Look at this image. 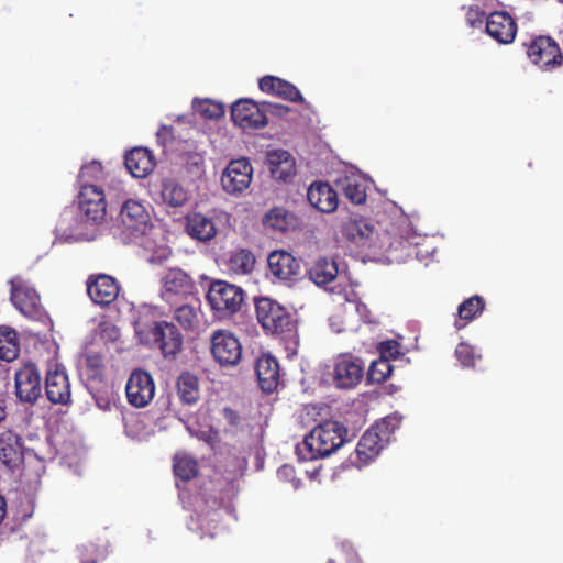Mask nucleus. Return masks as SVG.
I'll return each mask as SVG.
<instances>
[{
	"label": "nucleus",
	"mask_w": 563,
	"mask_h": 563,
	"mask_svg": "<svg viewBox=\"0 0 563 563\" xmlns=\"http://www.w3.org/2000/svg\"><path fill=\"white\" fill-rule=\"evenodd\" d=\"M223 416L231 426H238L240 422L239 413L231 408H224Z\"/></svg>",
	"instance_id": "nucleus-48"
},
{
	"label": "nucleus",
	"mask_w": 563,
	"mask_h": 563,
	"mask_svg": "<svg viewBox=\"0 0 563 563\" xmlns=\"http://www.w3.org/2000/svg\"><path fill=\"white\" fill-rule=\"evenodd\" d=\"M87 294L99 306H109L119 296L120 286L117 279L107 274H92L87 279Z\"/></svg>",
	"instance_id": "nucleus-18"
},
{
	"label": "nucleus",
	"mask_w": 563,
	"mask_h": 563,
	"mask_svg": "<svg viewBox=\"0 0 563 563\" xmlns=\"http://www.w3.org/2000/svg\"><path fill=\"white\" fill-rule=\"evenodd\" d=\"M344 197L354 205H363L367 199V185L357 174L345 175L336 181Z\"/></svg>",
	"instance_id": "nucleus-30"
},
{
	"label": "nucleus",
	"mask_w": 563,
	"mask_h": 563,
	"mask_svg": "<svg viewBox=\"0 0 563 563\" xmlns=\"http://www.w3.org/2000/svg\"><path fill=\"white\" fill-rule=\"evenodd\" d=\"M255 372L261 389L271 394L275 391L279 385L280 373L278 361L271 354L261 355L255 365Z\"/></svg>",
	"instance_id": "nucleus-23"
},
{
	"label": "nucleus",
	"mask_w": 563,
	"mask_h": 563,
	"mask_svg": "<svg viewBox=\"0 0 563 563\" xmlns=\"http://www.w3.org/2000/svg\"><path fill=\"white\" fill-rule=\"evenodd\" d=\"M347 429L334 420H327L316 426L302 442L296 446V453L301 461H313L334 453L346 441Z\"/></svg>",
	"instance_id": "nucleus-1"
},
{
	"label": "nucleus",
	"mask_w": 563,
	"mask_h": 563,
	"mask_svg": "<svg viewBox=\"0 0 563 563\" xmlns=\"http://www.w3.org/2000/svg\"><path fill=\"white\" fill-rule=\"evenodd\" d=\"M10 285V300L15 309L26 318L41 319L44 316V308L35 288L21 276L13 277Z\"/></svg>",
	"instance_id": "nucleus-7"
},
{
	"label": "nucleus",
	"mask_w": 563,
	"mask_h": 563,
	"mask_svg": "<svg viewBox=\"0 0 563 563\" xmlns=\"http://www.w3.org/2000/svg\"><path fill=\"white\" fill-rule=\"evenodd\" d=\"M194 109L203 119L208 120H218L224 114L223 106L209 99L194 102Z\"/></svg>",
	"instance_id": "nucleus-40"
},
{
	"label": "nucleus",
	"mask_w": 563,
	"mask_h": 563,
	"mask_svg": "<svg viewBox=\"0 0 563 563\" xmlns=\"http://www.w3.org/2000/svg\"><path fill=\"white\" fill-rule=\"evenodd\" d=\"M267 263L271 274L280 280L292 282L300 275V262L289 252L274 251Z\"/></svg>",
	"instance_id": "nucleus-21"
},
{
	"label": "nucleus",
	"mask_w": 563,
	"mask_h": 563,
	"mask_svg": "<svg viewBox=\"0 0 563 563\" xmlns=\"http://www.w3.org/2000/svg\"><path fill=\"white\" fill-rule=\"evenodd\" d=\"M258 87L263 92L279 97L286 101L296 103L305 102V98L299 89L291 82L282 78L271 75L264 76L260 79Z\"/></svg>",
	"instance_id": "nucleus-25"
},
{
	"label": "nucleus",
	"mask_w": 563,
	"mask_h": 563,
	"mask_svg": "<svg viewBox=\"0 0 563 563\" xmlns=\"http://www.w3.org/2000/svg\"><path fill=\"white\" fill-rule=\"evenodd\" d=\"M135 332L143 344L158 349L165 357H174L183 349V335L172 322H137Z\"/></svg>",
	"instance_id": "nucleus-4"
},
{
	"label": "nucleus",
	"mask_w": 563,
	"mask_h": 563,
	"mask_svg": "<svg viewBox=\"0 0 563 563\" xmlns=\"http://www.w3.org/2000/svg\"><path fill=\"white\" fill-rule=\"evenodd\" d=\"M529 60L542 70L562 65L563 54L559 43L550 36H537L527 46Z\"/></svg>",
	"instance_id": "nucleus-10"
},
{
	"label": "nucleus",
	"mask_w": 563,
	"mask_h": 563,
	"mask_svg": "<svg viewBox=\"0 0 563 563\" xmlns=\"http://www.w3.org/2000/svg\"><path fill=\"white\" fill-rule=\"evenodd\" d=\"M78 207L86 221L92 224L101 223L107 214V201L103 189L85 183L78 194Z\"/></svg>",
	"instance_id": "nucleus-11"
},
{
	"label": "nucleus",
	"mask_w": 563,
	"mask_h": 563,
	"mask_svg": "<svg viewBox=\"0 0 563 563\" xmlns=\"http://www.w3.org/2000/svg\"><path fill=\"white\" fill-rule=\"evenodd\" d=\"M174 319L186 331H195L200 325L201 310L200 303L196 300L194 303H185L174 310Z\"/></svg>",
	"instance_id": "nucleus-33"
},
{
	"label": "nucleus",
	"mask_w": 563,
	"mask_h": 563,
	"mask_svg": "<svg viewBox=\"0 0 563 563\" xmlns=\"http://www.w3.org/2000/svg\"><path fill=\"white\" fill-rule=\"evenodd\" d=\"M15 395L20 401L34 405L42 395L41 376L34 364H25L14 374Z\"/></svg>",
	"instance_id": "nucleus-14"
},
{
	"label": "nucleus",
	"mask_w": 563,
	"mask_h": 563,
	"mask_svg": "<svg viewBox=\"0 0 563 563\" xmlns=\"http://www.w3.org/2000/svg\"><path fill=\"white\" fill-rule=\"evenodd\" d=\"M256 318L266 333L284 334L295 329L292 314L271 298H260L255 302Z\"/></svg>",
	"instance_id": "nucleus-5"
},
{
	"label": "nucleus",
	"mask_w": 563,
	"mask_h": 563,
	"mask_svg": "<svg viewBox=\"0 0 563 563\" xmlns=\"http://www.w3.org/2000/svg\"><path fill=\"white\" fill-rule=\"evenodd\" d=\"M455 355L463 367H474L476 363V355L473 346L467 343H460L455 349Z\"/></svg>",
	"instance_id": "nucleus-42"
},
{
	"label": "nucleus",
	"mask_w": 563,
	"mask_h": 563,
	"mask_svg": "<svg viewBox=\"0 0 563 563\" xmlns=\"http://www.w3.org/2000/svg\"><path fill=\"white\" fill-rule=\"evenodd\" d=\"M483 12H481L478 9H470L467 14H466V19H467V22L468 24L472 26V27H476L477 24L481 25L483 23V20H482V16H483Z\"/></svg>",
	"instance_id": "nucleus-47"
},
{
	"label": "nucleus",
	"mask_w": 563,
	"mask_h": 563,
	"mask_svg": "<svg viewBox=\"0 0 563 563\" xmlns=\"http://www.w3.org/2000/svg\"><path fill=\"white\" fill-rule=\"evenodd\" d=\"M309 203L320 212L331 213L336 210L339 205L338 194L325 181H313L307 190Z\"/></svg>",
	"instance_id": "nucleus-22"
},
{
	"label": "nucleus",
	"mask_w": 563,
	"mask_h": 563,
	"mask_svg": "<svg viewBox=\"0 0 563 563\" xmlns=\"http://www.w3.org/2000/svg\"><path fill=\"white\" fill-rule=\"evenodd\" d=\"M232 121L242 129H261L267 124L263 102L257 103L251 99H240L231 107Z\"/></svg>",
	"instance_id": "nucleus-15"
},
{
	"label": "nucleus",
	"mask_w": 563,
	"mask_h": 563,
	"mask_svg": "<svg viewBox=\"0 0 563 563\" xmlns=\"http://www.w3.org/2000/svg\"><path fill=\"white\" fill-rule=\"evenodd\" d=\"M207 300L219 318H227L236 313L244 302V290L224 280L211 283Z\"/></svg>",
	"instance_id": "nucleus-6"
},
{
	"label": "nucleus",
	"mask_w": 563,
	"mask_h": 563,
	"mask_svg": "<svg viewBox=\"0 0 563 563\" xmlns=\"http://www.w3.org/2000/svg\"><path fill=\"white\" fill-rule=\"evenodd\" d=\"M253 167L247 158L231 161L221 176V185L225 192L239 195L250 187Z\"/></svg>",
	"instance_id": "nucleus-13"
},
{
	"label": "nucleus",
	"mask_w": 563,
	"mask_h": 563,
	"mask_svg": "<svg viewBox=\"0 0 563 563\" xmlns=\"http://www.w3.org/2000/svg\"><path fill=\"white\" fill-rule=\"evenodd\" d=\"M102 172L100 163L91 162L90 164L84 165L79 172L78 179L82 184L88 183L89 179L98 178Z\"/></svg>",
	"instance_id": "nucleus-44"
},
{
	"label": "nucleus",
	"mask_w": 563,
	"mask_h": 563,
	"mask_svg": "<svg viewBox=\"0 0 563 563\" xmlns=\"http://www.w3.org/2000/svg\"><path fill=\"white\" fill-rule=\"evenodd\" d=\"M341 235L349 242L375 252H388L390 249H397L402 241L393 238L389 230L378 232V230L363 217H349L340 225Z\"/></svg>",
	"instance_id": "nucleus-2"
},
{
	"label": "nucleus",
	"mask_w": 563,
	"mask_h": 563,
	"mask_svg": "<svg viewBox=\"0 0 563 563\" xmlns=\"http://www.w3.org/2000/svg\"><path fill=\"white\" fill-rule=\"evenodd\" d=\"M197 290L192 277L181 268H168L162 277V298L172 301L175 296L187 297Z\"/></svg>",
	"instance_id": "nucleus-16"
},
{
	"label": "nucleus",
	"mask_w": 563,
	"mask_h": 563,
	"mask_svg": "<svg viewBox=\"0 0 563 563\" xmlns=\"http://www.w3.org/2000/svg\"><path fill=\"white\" fill-rule=\"evenodd\" d=\"M210 352L222 367L236 366L242 358V344L229 330H217L210 339Z\"/></svg>",
	"instance_id": "nucleus-9"
},
{
	"label": "nucleus",
	"mask_w": 563,
	"mask_h": 563,
	"mask_svg": "<svg viewBox=\"0 0 563 563\" xmlns=\"http://www.w3.org/2000/svg\"><path fill=\"white\" fill-rule=\"evenodd\" d=\"M338 273L336 262L327 256L318 257L307 269L309 279L318 287L324 288L335 282Z\"/></svg>",
	"instance_id": "nucleus-26"
},
{
	"label": "nucleus",
	"mask_w": 563,
	"mask_h": 563,
	"mask_svg": "<svg viewBox=\"0 0 563 563\" xmlns=\"http://www.w3.org/2000/svg\"><path fill=\"white\" fill-rule=\"evenodd\" d=\"M485 308V301L481 296H473L465 299L457 309L459 319L455 320V328L462 329L467 322L477 318Z\"/></svg>",
	"instance_id": "nucleus-35"
},
{
	"label": "nucleus",
	"mask_w": 563,
	"mask_h": 563,
	"mask_svg": "<svg viewBox=\"0 0 563 563\" xmlns=\"http://www.w3.org/2000/svg\"><path fill=\"white\" fill-rule=\"evenodd\" d=\"M173 471L176 477L183 482H188L197 476L198 463L187 454H176L174 456Z\"/></svg>",
	"instance_id": "nucleus-38"
},
{
	"label": "nucleus",
	"mask_w": 563,
	"mask_h": 563,
	"mask_svg": "<svg viewBox=\"0 0 563 563\" xmlns=\"http://www.w3.org/2000/svg\"><path fill=\"white\" fill-rule=\"evenodd\" d=\"M119 220L122 239L124 242H131L145 233L150 223V214L141 201L129 199L121 207Z\"/></svg>",
	"instance_id": "nucleus-8"
},
{
	"label": "nucleus",
	"mask_w": 563,
	"mask_h": 563,
	"mask_svg": "<svg viewBox=\"0 0 563 563\" xmlns=\"http://www.w3.org/2000/svg\"><path fill=\"white\" fill-rule=\"evenodd\" d=\"M186 231L198 241H210L217 234V228L211 218L194 212L186 217Z\"/></svg>",
	"instance_id": "nucleus-29"
},
{
	"label": "nucleus",
	"mask_w": 563,
	"mask_h": 563,
	"mask_svg": "<svg viewBox=\"0 0 563 563\" xmlns=\"http://www.w3.org/2000/svg\"><path fill=\"white\" fill-rule=\"evenodd\" d=\"M268 167L275 180L287 183L296 175V162L292 155L284 150L268 154Z\"/></svg>",
	"instance_id": "nucleus-27"
},
{
	"label": "nucleus",
	"mask_w": 563,
	"mask_h": 563,
	"mask_svg": "<svg viewBox=\"0 0 563 563\" xmlns=\"http://www.w3.org/2000/svg\"><path fill=\"white\" fill-rule=\"evenodd\" d=\"M125 393L131 406L146 407L155 395V383L152 375L143 369L133 371L128 379Z\"/></svg>",
	"instance_id": "nucleus-12"
},
{
	"label": "nucleus",
	"mask_w": 563,
	"mask_h": 563,
	"mask_svg": "<svg viewBox=\"0 0 563 563\" xmlns=\"http://www.w3.org/2000/svg\"><path fill=\"white\" fill-rule=\"evenodd\" d=\"M5 418L4 408L0 405V422Z\"/></svg>",
	"instance_id": "nucleus-50"
},
{
	"label": "nucleus",
	"mask_w": 563,
	"mask_h": 563,
	"mask_svg": "<svg viewBox=\"0 0 563 563\" xmlns=\"http://www.w3.org/2000/svg\"><path fill=\"white\" fill-rule=\"evenodd\" d=\"M295 214L284 208L269 210L263 219V223L266 228L278 232L288 231L291 227H295Z\"/></svg>",
	"instance_id": "nucleus-36"
},
{
	"label": "nucleus",
	"mask_w": 563,
	"mask_h": 563,
	"mask_svg": "<svg viewBox=\"0 0 563 563\" xmlns=\"http://www.w3.org/2000/svg\"><path fill=\"white\" fill-rule=\"evenodd\" d=\"M176 390L183 405L196 404L200 398L199 378L190 372H183L176 380Z\"/></svg>",
	"instance_id": "nucleus-31"
},
{
	"label": "nucleus",
	"mask_w": 563,
	"mask_h": 563,
	"mask_svg": "<svg viewBox=\"0 0 563 563\" xmlns=\"http://www.w3.org/2000/svg\"><path fill=\"white\" fill-rule=\"evenodd\" d=\"M255 255L247 249H239L232 252L228 260V268L235 275H249L254 271Z\"/></svg>",
	"instance_id": "nucleus-34"
},
{
	"label": "nucleus",
	"mask_w": 563,
	"mask_h": 563,
	"mask_svg": "<svg viewBox=\"0 0 563 563\" xmlns=\"http://www.w3.org/2000/svg\"><path fill=\"white\" fill-rule=\"evenodd\" d=\"M327 563H335L333 560H329Z\"/></svg>",
	"instance_id": "nucleus-51"
},
{
	"label": "nucleus",
	"mask_w": 563,
	"mask_h": 563,
	"mask_svg": "<svg viewBox=\"0 0 563 563\" xmlns=\"http://www.w3.org/2000/svg\"><path fill=\"white\" fill-rule=\"evenodd\" d=\"M399 343L395 340H388L380 342L378 345V351L380 353V357L389 358H396L398 355H400L399 351Z\"/></svg>",
	"instance_id": "nucleus-45"
},
{
	"label": "nucleus",
	"mask_w": 563,
	"mask_h": 563,
	"mask_svg": "<svg viewBox=\"0 0 563 563\" xmlns=\"http://www.w3.org/2000/svg\"><path fill=\"white\" fill-rule=\"evenodd\" d=\"M363 376L364 366L358 358H353L351 355H341L336 358L332 377L338 388H353L361 383Z\"/></svg>",
	"instance_id": "nucleus-17"
},
{
	"label": "nucleus",
	"mask_w": 563,
	"mask_h": 563,
	"mask_svg": "<svg viewBox=\"0 0 563 563\" xmlns=\"http://www.w3.org/2000/svg\"><path fill=\"white\" fill-rule=\"evenodd\" d=\"M400 424L401 417L394 413L386 416L367 429L355 449L357 466L362 467L373 462L390 443L394 432L399 429Z\"/></svg>",
	"instance_id": "nucleus-3"
},
{
	"label": "nucleus",
	"mask_w": 563,
	"mask_h": 563,
	"mask_svg": "<svg viewBox=\"0 0 563 563\" xmlns=\"http://www.w3.org/2000/svg\"><path fill=\"white\" fill-rule=\"evenodd\" d=\"M79 558L81 563H98L104 559V554L98 547L89 544L79 549Z\"/></svg>",
	"instance_id": "nucleus-43"
},
{
	"label": "nucleus",
	"mask_w": 563,
	"mask_h": 563,
	"mask_svg": "<svg viewBox=\"0 0 563 563\" xmlns=\"http://www.w3.org/2000/svg\"><path fill=\"white\" fill-rule=\"evenodd\" d=\"M263 109L265 110L266 115L272 114L278 117H284L290 111L289 107L273 102H263Z\"/></svg>",
	"instance_id": "nucleus-46"
},
{
	"label": "nucleus",
	"mask_w": 563,
	"mask_h": 563,
	"mask_svg": "<svg viewBox=\"0 0 563 563\" xmlns=\"http://www.w3.org/2000/svg\"><path fill=\"white\" fill-rule=\"evenodd\" d=\"M86 375L90 380H101L104 376L103 357L99 353L86 355Z\"/></svg>",
	"instance_id": "nucleus-41"
},
{
	"label": "nucleus",
	"mask_w": 563,
	"mask_h": 563,
	"mask_svg": "<svg viewBox=\"0 0 563 563\" xmlns=\"http://www.w3.org/2000/svg\"><path fill=\"white\" fill-rule=\"evenodd\" d=\"M0 461L10 470H14L23 461L22 438L12 430L0 433Z\"/></svg>",
	"instance_id": "nucleus-24"
},
{
	"label": "nucleus",
	"mask_w": 563,
	"mask_h": 563,
	"mask_svg": "<svg viewBox=\"0 0 563 563\" xmlns=\"http://www.w3.org/2000/svg\"><path fill=\"white\" fill-rule=\"evenodd\" d=\"M124 164L133 177L147 176L154 168V157L145 147H135L125 154Z\"/></svg>",
	"instance_id": "nucleus-28"
},
{
	"label": "nucleus",
	"mask_w": 563,
	"mask_h": 563,
	"mask_svg": "<svg viewBox=\"0 0 563 563\" xmlns=\"http://www.w3.org/2000/svg\"><path fill=\"white\" fill-rule=\"evenodd\" d=\"M5 514H7V501H5L4 497H2L0 495V523L4 519Z\"/></svg>",
	"instance_id": "nucleus-49"
},
{
	"label": "nucleus",
	"mask_w": 563,
	"mask_h": 563,
	"mask_svg": "<svg viewBox=\"0 0 563 563\" xmlns=\"http://www.w3.org/2000/svg\"><path fill=\"white\" fill-rule=\"evenodd\" d=\"M561 2L563 3V0H561Z\"/></svg>",
	"instance_id": "nucleus-52"
},
{
	"label": "nucleus",
	"mask_w": 563,
	"mask_h": 563,
	"mask_svg": "<svg viewBox=\"0 0 563 563\" xmlns=\"http://www.w3.org/2000/svg\"><path fill=\"white\" fill-rule=\"evenodd\" d=\"M486 33L500 44H510L517 34V23L506 11L489 13L485 22Z\"/></svg>",
	"instance_id": "nucleus-19"
},
{
	"label": "nucleus",
	"mask_w": 563,
	"mask_h": 563,
	"mask_svg": "<svg viewBox=\"0 0 563 563\" xmlns=\"http://www.w3.org/2000/svg\"><path fill=\"white\" fill-rule=\"evenodd\" d=\"M391 372L393 366L389 360L386 357H379L372 362L367 372V378L373 383H383L391 375Z\"/></svg>",
	"instance_id": "nucleus-39"
},
{
	"label": "nucleus",
	"mask_w": 563,
	"mask_h": 563,
	"mask_svg": "<svg viewBox=\"0 0 563 563\" xmlns=\"http://www.w3.org/2000/svg\"><path fill=\"white\" fill-rule=\"evenodd\" d=\"M20 355V340L18 332L9 327H0V360L12 362Z\"/></svg>",
	"instance_id": "nucleus-32"
},
{
	"label": "nucleus",
	"mask_w": 563,
	"mask_h": 563,
	"mask_svg": "<svg viewBox=\"0 0 563 563\" xmlns=\"http://www.w3.org/2000/svg\"><path fill=\"white\" fill-rule=\"evenodd\" d=\"M46 397L52 404L66 405L70 401V385L64 368L55 364L45 378Z\"/></svg>",
	"instance_id": "nucleus-20"
},
{
	"label": "nucleus",
	"mask_w": 563,
	"mask_h": 563,
	"mask_svg": "<svg viewBox=\"0 0 563 563\" xmlns=\"http://www.w3.org/2000/svg\"><path fill=\"white\" fill-rule=\"evenodd\" d=\"M162 199L170 207H181L188 200V194L177 181L166 179L162 184Z\"/></svg>",
	"instance_id": "nucleus-37"
}]
</instances>
